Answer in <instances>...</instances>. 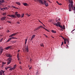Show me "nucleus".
Instances as JSON below:
<instances>
[{
    "label": "nucleus",
    "instance_id": "obj_32",
    "mask_svg": "<svg viewBox=\"0 0 75 75\" xmlns=\"http://www.w3.org/2000/svg\"><path fill=\"white\" fill-rule=\"evenodd\" d=\"M26 15L28 16V17H30L31 16V15H28V14L26 13Z\"/></svg>",
    "mask_w": 75,
    "mask_h": 75
},
{
    "label": "nucleus",
    "instance_id": "obj_25",
    "mask_svg": "<svg viewBox=\"0 0 75 75\" xmlns=\"http://www.w3.org/2000/svg\"><path fill=\"white\" fill-rule=\"evenodd\" d=\"M11 38H9L8 39V40H7V41H6V42H9V41H10V40H11Z\"/></svg>",
    "mask_w": 75,
    "mask_h": 75
},
{
    "label": "nucleus",
    "instance_id": "obj_12",
    "mask_svg": "<svg viewBox=\"0 0 75 75\" xmlns=\"http://www.w3.org/2000/svg\"><path fill=\"white\" fill-rule=\"evenodd\" d=\"M7 61H10L11 62V61H12V58L11 57H9L7 59Z\"/></svg>",
    "mask_w": 75,
    "mask_h": 75
},
{
    "label": "nucleus",
    "instance_id": "obj_1",
    "mask_svg": "<svg viewBox=\"0 0 75 75\" xmlns=\"http://www.w3.org/2000/svg\"><path fill=\"white\" fill-rule=\"evenodd\" d=\"M69 2L71 4H69V11H71V10H73L74 11V13H75V11H74V9L73 8V1L72 0H69Z\"/></svg>",
    "mask_w": 75,
    "mask_h": 75
},
{
    "label": "nucleus",
    "instance_id": "obj_18",
    "mask_svg": "<svg viewBox=\"0 0 75 75\" xmlns=\"http://www.w3.org/2000/svg\"><path fill=\"white\" fill-rule=\"evenodd\" d=\"M13 70H14V69H13V67H11L9 69V71H12Z\"/></svg>",
    "mask_w": 75,
    "mask_h": 75
},
{
    "label": "nucleus",
    "instance_id": "obj_29",
    "mask_svg": "<svg viewBox=\"0 0 75 75\" xmlns=\"http://www.w3.org/2000/svg\"><path fill=\"white\" fill-rule=\"evenodd\" d=\"M17 13H18V12H15V16H16L17 14H17Z\"/></svg>",
    "mask_w": 75,
    "mask_h": 75
},
{
    "label": "nucleus",
    "instance_id": "obj_22",
    "mask_svg": "<svg viewBox=\"0 0 75 75\" xmlns=\"http://www.w3.org/2000/svg\"><path fill=\"white\" fill-rule=\"evenodd\" d=\"M51 32H52V33H57V32H56V31L53 30H52Z\"/></svg>",
    "mask_w": 75,
    "mask_h": 75
},
{
    "label": "nucleus",
    "instance_id": "obj_10",
    "mask_svg": "<svg viewBox=\"0 0 75 75\" xmlns=\"http://www.w3.org/2000/svg\"><path fill=\"white\" fill-rule=\"evenodd\" d=\"M11 46H8L6 47L5 49V50H8V49H11Z\"/></svg>",
    "mask_w": 75,
    "mask_h": 75
},
{
    "label": "nucleus",
    "instance_id": "obj_14",
    "mask_svg": "<svg viewBox=\"0 0 75 75\" xmlns=\"http://www.w3.org/2000/svg\"><path fill=\"white\" fill-rule=\"evenodd\" d=\"M2 65L1 66V67H4V65H6V63L4 62H2Z\"/></svg>",
    "mask_w": 75,
    "mask_h": 75
},
{
    "label": "nucleus",
    "instance_id": "obj_15",
    "mask_svg": "<svg viewBox=\"0 0 75 75\" xmlns=\"http://www.w3.org/2000/svg\"><path fill=\"white\" fill-rule=\"evenodd\" d=\"M16 4L19 6H21V3L20 2H16Z\"/></svg>",
    "mask_w": 75,
    "mask_h": 75
},
{
    "label": "nucleus",
    "instance_id": "obj_56",
    "mask_svg": "<svg viewBox=\"0 0 75 75\" xmlns=\"http://www.w3.org/2000/svg\"><path fill=\"white\" fill-rule=\"evenodd\" d=\"M56 3H58V4H59V2H58V1H57Z\"/></svg>",
    "mask_w": 75,
    "mask_h": 75
},
{
    "label": "nucleus",
    "instance_id": "obj_48",
    "mask_svg": "<svg viewBox=\"0 0 75 75\" xmlns=\"http://www.w3.org/2000/svg\"><path fill=\"white\" fill-rule=\"evenodd\" d=\"M20 69H22V67H21V66H20Z\"/></svg>",
    "mask_w": 75,
    "mask_h": 75
},
{
    "label": "nucleus",
    "instance_id": "obj_62",
    "mask_svg": "<svg viewBox=\"0 0 75 75\" xmlns=\"http://www.w3.org/2000/svg\"><path fill=\"white\" fill-rule=\"evenodd\" d=\"M43 25L44 27H45V25H44V24H43Z\"/></svg>",
    "mask_w": 75,
    "mask_h": 75
},
{
    "label": "nucleus",
    "instance_id": "obj_52",
    "mask_svg": "<svg viewBox=\"0 0 75 75\" xmlns=\"http://www.w3.org/2000/svg\"><path fill=\"white\" fill-rule=\"evenodd\" d=\"M61 37H62V38H63V39H64V38L63 37H62V36H61Z\"/></svg>",
    "mask_w": 75,
    "mask_h": 75
},
{
    "label": "nucleus",
    "instance_id": "obj_36",
    "mask_svg": "<svg viewBox=\"0 0 75 75\" xmlns=\"http://www.w3.org/2000/svg\"><path fill=\"white\" fill-rule=\"evenodd\" d=\"M0 10H2L3 11H4V10H3V8L0 7Z\"/></svg>",
    "mask_w": 75,
    "mask_h": 75
},
{
    "label": "nucleus",
    "instance_id": "obj_58",
    "mask_svg": "<svg viewBox=\"0 0 75 75\" xmlns=\"http://www.w3.org/2000/svg\"><path fill=\"white\" fill-rule=\"evenodd\" d=\"M17 58H19V56H17Z\"/></svg>",
    "mask_w": 75,
    "mask_h": 75
},
{
    "label": "nucleus",
    "instance_id": "obj_40",
    "mask_svg": "<svg viewBox=\"0 0 75 75\" xmlns=\"http://www.w3.org/2000/svg\"><path fill=\"white\" fill-rule=\"evenodd\" d=\"M66 41H67L68 42H69L68 41V38L66 39Z\"/></svg>",
    "mask_w": 75,
    "mask_h": 75
},
{
    "label": "nucleus",
    "instance_id": "obj_13",
    "mask_svg": "<svg viewBox=\"0 0 75 75\" xmlns=\"http://www.w3.org/2000/svg\"><path fill=\"white\" fill-rule=\"evenodd\" d=\"M16 16H17L18 18H20L21 17V15L19 14H17Z\"/></svg>",
    "mask_w": 75,
    "mask_h": 75
},
{
    "label": "nucleus",
    "instance_id": "obj_59",
    "mask_svg": "<svg viewBox=\"0 0 75 75\" xmlns=\"http://www.w3.org/2000/svg\"><path fill=\"white\" fill-rule=\"evenodd\" d=\"M36 75H37L38 74V72H36Z\"/></svg>",
    "mask_w": 75,
    "mask_h": 75
},
{
    "label": "nucleus",
    "instance_id": "obj_45",
    "mask_svg": "<svg viewBox=\"0 0 75 75\" xmlns=\"http://www.w3.org/2000/svg\"><path fill=\"white\" fill-rule=\"evenodd\" d=\"M58 4H59V5H60V6H61V5H62V4L61 3Z\"/></svg>",
    "mask_w": 75,
    "mask_h": 75
},
{
    "label": "nucleus",
    "instance_id": "obj_30",
    "mask_svg": "<svg viewBox=\"0 0 75 75\" xmlns=\"http://www.w3.org/2000/svg\"><path fill=\"white\" fill-rule=\"evenodd\" d=\"M13 34L10 35L9 36V37H13Z\"/></svg>",
    "mask_w": 75,
    "mask_h": 75
},
{
    "label": "nucleus",
    "instance_id": "obj_44",
    "mask_svg": "<svg viewBox=\"0 0 75 75\" xmlns=\"http://www.w3.org/2000/svg\"><path fill=\"white\" fill-rule=\"evenodd\" d=\"M5 69H6V70L7 71V69H8V67L5 68Z\"/></svg>",
    "mask_w": 75,
    "mask_h": 75
},
{
    "label": "nucleus",
    "instance_id": "obj_4",
    "mask_svg": "<svg viewBox=\"0 0 75 75\" xmlns=\"http://www.w3.org/2000/svg\"><path fill=\"white\" fill-rule=\"evenodd\" d=\"M8 16L9 17H11V18H17V17H16V16H15V15H8Z\"/></svg>",
    "mask_w": 75,
    "mask_h": 75
},
{
    "label": "nucleus",
    "instance_id": "obj_34",
    "mask_svg": "<svg viewBox=\"0 0 75 75\" xmlns=\"http://www.w3.org/2000/svg\"><path fill=\"white\" fill-rule=\"evenodd\" d=\"M39 30V29H38V28H36V29H35V31H37V30Z\"/></svg>",
    "mask_w": 75,
    "mask_h": 75
},
{
    "label": "nucleus",
    "instance_id": "obj_6",
    "mask_svg": "<svg viewBox=\"0 0 75 75\" xmlns=\"http://www.w3.org/2000/svg\"><path fill=\"white\" fill-rule=\"evenodd\" d=\"M59 27H60V28H62L63 30H65V26H64V25H63V26H61L60 25L59 26Z\"/></svg>",
    "mask_w": 75,
    "mask_h": 75
},
{
    "label": "nucleus",
    "instance_id": "obj_17",
    "mask_svg": "<svg viewBox=\"0 0 75 75\" xmlns=\"http://www.w3.org/2000/svg\"><path fill=\"white\" fill-rule=\"evenodd\" d=\"M0 3H4V0H0Z\"/></svg>",
    "mask_w": 75,
    "mask_h": 75
},
{
    "label": "nucleus",
    "instance_id": "obj_49",
    "mask_svg": "<svg viewBox=\"0 0 75 75\" xmlns=\"http://www.w3.org/2000/svg\"><path fill=\"white\" fill-rule=\"evenodd\" d=\"M17 57H19V53H18Z\"/></svg>",
    "mask_w": 75,
    "mask_h": 75
},
{
    "label": "nucleus",
    "instance_id": "obj_39",
    "mask_svg": "<svg viewBox=\"0 0 75 75\" xmlns=\"http://www.w3.org/2000/svg\"><path fill=\"white\" fill-rule=\"evenodd\" d=\"M3 39L2 38L1 40H0V42H1V41H2V40H3Z\"/></svg>",
    "mask_w": 75,
    "mask_h": 75
},
{
    "label": "nucleus",
    "instance_id": "obj_31",
    "mask_svg": "<svg viewBox=\"0 0 75 75\" xmlns=\"http://www.w3.org/2000/svg\"><path fill=\"white\" fill-rule=\"evenodd\" d=\"M42 26H40L38 28V29H40V28H42Z\"/></svg>",
    "mask_w": 75,
    "mask_h": 75
},
{
    "label": "nucleus",
    "instance_id": "obj_33",
    "mask_svg": "<svg viewBox=\"0 0 75 75\" xmlns=\"http://www.w3.org/2000/svg\"><path fill=\"white\" fill-rule=\"evenodd\" d=\"M40 46L41 47H44V45H43V44L42 43L40 44Z\"/></svg>",
    "mask_w": 75,
    "mask_h": 75
},
{
    "label": "nucleus",
    "instance_id": "obj_60",
    "mask_svg": "<svg viewBox=\"0 0 75 75\" xmlns=\"http://www.w3.org/2000/svg\"><path fill=\"white\" fill-rule=\"evenodd\" d=\"M3 75H5V74H4V73H3Z\"/></svg>",
    "mask_w": 75,
    "mask_h": 75
},
{
    "label": "nucleus",
    "instance_id": "obj_57",
    "mask_svg": "<svg viewBox=\"0 0 75 75\" xmlns=\"http://www.w3.org/2000/svg\"><path fill=\"white\" fill-rule=\"evenodd\" d=\"M14 39H17V38H14Z\"/></svg>",
    "mask_w": 75,
    "mask_h": 75
},
{
    "label": "nucleus",
    "instance_id": "obj_55",
    "mask_svg": "<svg viewBox=\"0 0 75 75\" xmlns=\"http://www.w3.org/2000/svg\"><path fill=\"white\" fill-rule=\"evenodd\" d=\"M20 50H18V52H20Z\"/></svg>",
    "mask_w": 75,
    "mask_h": 75
},
{
    "label": "nucleus",
    "instance_id": "obj_38",
    "mask_svg": "<svg viewBox=\"0 0 75 75\" xmlns=\"http://www.w3.org/2000/svg\"><path fill=\"white\" fill-rule=\"evenodd\" d=\"M7 23H10V24H11V22L10 21H7Z\"/></svg>",
    "mask_w": 75,
    "mask_h": 75
},
{
    "label": "nucleus",
    "instance_id": "obj_64",
    "mask_svg": "<svg viewBox=\"0 0 75 75\" xmlns=\"http://www.w3.org/2000/svg\"><path fill=\"white\" fill-rule=\"evenodd\" d=\"M26 43H27V42H25V44H26Z\"/></svg>",
    "mask_w": 75,
    "mask_h": 75
},
{
    "label": "nucleus",
    "instance_id": "obj_24",
    "mask_svg": "<svg viewBox=\"0 0 75 75\" xmlns=\"http://www.w3.org/2000/svg\"><path fill=\"white\" fill-rule=\"evenodd\" d=\"M42 28H43L44 29H45V30H46V31H48V32H50V31L48 30L45 28L42 27Z\"/></svg>",
    "mask_w": 75,
    "mask_h": 75
},
{
    "label": "nucleus",
    "instance_id": "obj_19",
    "mask_svg": "<svg viewBox=\"0 0 75 75\" xmlns=\"http://www.w3.org/2000/svg\"><path fill=\"white\" fill-rule=\"evenodd\" d=\"M6 8H2V10H8V8H7V7H5Z\"/></svg>",
    "mask_w": 75,
    "mask_h": 75
},
{
    "label": "nucleus",
    "instance_id": "obj_7",
    "mask_svg": "<svg viewBox=\"0 0 75 75\" xmlns=\"http://www.w3.org/2000/svg\"><path fill=\"white\" fill-rule=\"evenodd\" d=\"M54 25H56V26H57V27H59V26L60 25V24H59L57 22V23H53Z\"/></svg>",
    "mask_w": 75,
    "mask_h": 75
},
{
    "label": "nucleus",
    "instance_id": "obj_61",
    "mask_svg": "<svg viewBox=\"0 0 75 75\" xmlns=\"http://www.w3.org/2000/svg\"><path fill=\"white\" fill-rule=\"evenodd\" d=\"M18 61H20V58H18Z\"/></svg>",
    "mask_w": 75,
    "mask_h": 75
},
{
    "label": "nucleus",
    "instance_id": "obj_50",
    "mask_svg": "<svg viewBox=\"0 0 75 75\" xmlns=\"http://www.w3.org/2000/svg\"><path fill=\"white\" fill-rule=\"evenodd\" d=\"M63 29H62V28H61L60 30V31H63Z\"/></svg>",
    "mask_w": 75,
    "mask_h": 75
},
{
    "label": "nucleus",
    "instance_id": "obj_28",
    "mask_svg": "<svg viewBox=\"0 0 75 75\" xmlns=\"http://www.w3.org/2000/svg\"><path fill=\"white\" fill-rule=\"evenodd\" d=\"M6 13H3V16H6Z\"/></svg>",
    "mask_w": 75,
    "mask_h": 75
},
{
    "label": "nucleus",
    "instance_id": "obj_46",
    "mask_svg": "<svg viewBox=\"0 0 75 75\" xmlns=\"http://www.w3.org/2000/svg\"><path fill=\"white\" fill-rule=\"evenodd\" d=\"M17 24H20V22L18 21L16 23Z\"/></svg>",
    "mask_w": 75,
    "mask_h": 75
},
{
    "label": "nucleus",
    "instance_id": "obj_3",
    "mask_svg": "<svg viewBox=\"0 0 75 75\" xmlns=\"http://www.w3.org/2000/svg\"><path fill=\"white\" fill-rule=\"evenodd\" d=\"M6 57H9V58H12V55H11L10 54H6Z\"/></svg>",
    "mask_w": 75,
    "mask_h": 75
},
{
    "label": "nucleus",
    "instance_id": "obj_63",
    "mask_svg": "<svg viewBox=\"0 0 75 75\" xmlns=\"http://www.w3.org/2000/svg\"><path fill=\"white\" fill-rule=\"evenodd\" d=\"M75 30V29H74V30H72V31H74Z\"/></svg>",
    "mask_w": 75,
    "mask_h": 75
},
{
    "label": "nucleus",
    "instance_id": "obj_26",
    "mask_svg": "<svg viewBox=\"0 0 75 75\" xmlns=\"http://www.w3.org/2000/svg\"><path fill=\"white\" fill-rule=\"evenodd\" d=\"M24 13H23V14H22L21 18H23V17H24Z\"/></svg>",
    "mask_w": 75,
    "mask_h": 75
},
{
    "label": "nucleus",
    "instance_id": "obj_54",
    "mask_svg": "<svg viewBox=\"0 0 75 75\" xmlns=\"http://www.w3.org/2000/svg\"><path fill=\"white\" fill-rule=\"evenodd\" d=\"M44 35L46 36V37H48V36H47L46 35H45V34H44Z\"/></svg>",
    "mask_w": 75,
    "mask_h": 75
},
{
    "label": "nucleus",
    "instance_id": "obj_27",
    "mask_svg": "<svg viewBox=\"0 0 75 75\" xmlns=\"http://www.w3.org/2000/svg\"><path fill=\"white\" fill-rule=\"evenodd\" d=\"M10 63H11V62L8 61V62H7L8 65H9V64H10Z\"/></svg>",
    "mask_w": 75,
    "mask_h": 75
},
{
    "label": "nucleus",
    "instance_id": "obj_16",
    "mask_svg": "<svg viewBox=\"0 0 75 75\" xmlns=\"http://www.w3.org/2000/svg\"><path fill=\"white\" fill-rule=\"evenodd\" d=\"M35 35H33L32 36L31 39V40H33V39L34 38H35Z\"/></svg>",
    "mask_w": 75,
    "mask_h": 75
},
{
    "label": "nucleus",
    "instance_id": "obj_51",
    "mask_svg": "<svg viewBox=\"0 0 75 75\" xmlns=\"http://www.w3.org/2000/svg\"><path fill=\"white\" fill-rule=\"evenodd\" d=\"M7 33H10V31L9 30H8L7 31Z\"/></svg>",
    "mask_w": 75,
    "mask_h": 75
},
{
    "label": "nucleus",
    "instance_id": "obj_9",
    "mask_svg": "<svg viewBox=\"0 0 75 75\" xmlns=\"http://www.w3.org/2000/svg\"><path fill=\"white\" fill-rule=\"evenodd\" d=\"M25 50L28 52L29 51V50H28V46H27L25 48Z\"/></svg>",
    "mask_w": 75,
    "mask_h": 75
},
{
    "label": "nucleus",
    "instance_id": "obj_20",
    "mask_svg": "<svg viewBox=\"0 0 75 75\" xmlns=\"http://www.w3.org/2000/svg\"><path fill=\"white\" fill-rule=\"evenodd\" d=\"M23 5L25 6H27V3H23Z\"/></svg>",
    "mask_w": 75,
    "mask_h": 75
},
{
    "label": "nucleus",
    "instance_id": "obj_35",
    "mask_svg": "<svg viewBox=\"0 0 75 75\" xmlns=\"http://www.w3.org/2000/svg\"><path fill=\"white\" fill-rule=\"evenodd\" d=\"M11 38V39H14V37H12L11 38Z\"/></svg>",
    "mask_w": 75,
    "mask_h": 75
},
{
    "label": "nucleus",
    "instance_id": "obj_11",
    "mask_svg": "<svg viewBox=\"0 0 75 75\" xmlns=\"http://www.w3.org/2000/svg\"><path fill=\"white\" fill-rule=\"evenodd\" d=\"M6 18V16L3 17L1 18V20H4Z\"/></svg>",
    "mask_w": 75,
    "mask_h": 75
},
{
    "label": "nucleus",
    "instance_id": "obj_2",
    "mask_svg": "<svg viewBox=\"0 0 75 75\" xmlns=\"http://www.w3.org/2000/svg\"><path fill=\"white\" fill-rule=\"evenodd\" d=\"M35 1L36 2L38 1L41 4H43V5L45 4L46 7L48 6V4L47 3V1L45 0L44 1V2H42V0H35Z\"/></svg>",
    "mask_w": 75,
    "mask_h": 75
},
{
    "label": "nucleus",
    "instance_id": "obj_21",
    "mask_svg": "<svg viewBox=\"0 0 75 75\" xmlns=\"http://www.w3.org/2000/svg\"><path fill=\"white\" fill-rule=\"evenodd\" d=\"M17 67V65L16 64H15L14 66L13 67V68L14 69L16 68V67Z\"/></svg>",
    "mask_w": 75,
    "mask_h": 75
},
{
    "label": "nucleus",
    "instance_id": "obj_37",
    "mask_svg": "<svg viewBox=\"0 0 75 75\" xmlns=\"http://www.w3.org/2000/svg\"><path fill=\"white\" fill-rule=\"evenodd\" d=\"M12 7L13 8H16V6H12Z\"/></svg>",
    "mask_w": 75,
    "mask_h": 75
},
{
    "label": "nucleus",
    "instance_id": "obj_47",
    "mask_svg": "<svg viewBox=\"0 0 75 75\" xmlns=\"http://www.w3.org/2000/svg\"><path fill=\"white\" fill-rule=\"evenodd\" d=\"M66 41H64V44H66Z\"/></svg>",
    "mask_w": 75,
    "mask_h": 75
},
{
    "label": "nucleus",
    "instance_id": "obj_5",
    "mask_svg": "<svg viewBox=\"0 0 75 75\" xmlns=\"http://www.w3.org/2000/svg\"><path fill=\"white\" fill-rule=\"evenodd\" d=\"M4 72H5V71H3L2 70H1L0 71V75H2L3 74V73H4Z\"/></svg>",
    "mask_w": 75,
    "mask_h": 75
},
{
    "label": "nucleus",
    "instance_id": "obj_42",
    "mask_svg": "<svg viewBox=\"0 0 75 75\" xmlns=\"http://www.w3.org/2000/svg\"><path fill=\"white\" fill-rule=\"evenodd\" d=\"M63 44H64V42H62V45H62Z\"/></svg>",
    "mask_w": 75,
    "mask_h": 75
},
{
    "label": "nucleus",
    "instance_id": "obj_23",
    "mask_svg": "<svg viewBox=\"0 0 75 75\" xmlns=\"http://www.w3.org/2000/svg\"><path fill=\"white\" fill-rule=\"evenodd\" d=\"M18 33H13L12 34V35H13V36H14V35H16V34H17Z\"/></svg>",
    "mask_w": 75,
    "mask_h": 75
},
{
    "label": "nucleus",
    "instance_id": "obj_53",
    "mask_svg": "<svg viewBox=\"0 0 75 75\" xmlns=\"http://www.w3.org/2000/svg\"><path fill=\"white\" fill-rule=\"evenodd\" d=\"M27 39H26L25 40V42H27Z\"/></svg>",
    "mask_w": 75,
    "mask_h": 75
},
{
    "label": "nucleus",
    "instance_id": "obj_8",
    "mask_svg": "<svg viewBox=\"0 0 75 75\" xmlns=\"http://www.w3.org/2000/svg\"><path fill=\"white\" fill-rule=\"evenodd\" d=\"M4 51V49H3L2 47H1V49H0V54H1Z\"/></svg>",
    "mask_w": 75,
    "mask_h": 75
},
{
    "label": "nucleus",
    "instance_id": "obj_43",
    "mask_svg": "<svg viewBox=\"0 0 75 75\" xmlns=\"http://www.w3.org/2000/svg\"><path fill=\"white\" fill-rule=\"evenodd\" d=\"M8 68H11V67H10V66H9L8 67H7Z\"/></svg>",
    "mask_w": 75,
    "mask_h": 75
},
{
    "label": "nucleus",
    "instance_id": "obj_41",
    "mask_svg": "<svg viewBox=\"0 0 75 75\" xmlns=\"http://www.w3.org/2000/svg\"><path fill=\"white\" fill-rule=\"evenodd\" d=\"M64 41H67V39H66V38H64Z\"/></svg>",
    "mask_w": 75,
    "mask_h": 75
}]
</instances>
